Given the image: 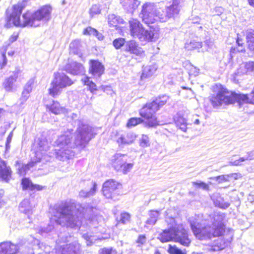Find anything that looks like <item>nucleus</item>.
Segmentation results:
<instances>
[{"mask_svg":"<svg viewBox=\"0 0 254 254\" xmlns=\"http://www.w3.org/2000/svg\"><path fill=\"white\" fill-rule=\"evenodd\" d=\"M77 128L73 139L72 130L67 129L59 136L55 141L56 157L61 161L71 159L74 154L72 149L77 146L84 147L93 137V128L81 120L77 121Z\"/></svg>","mask_w":254,"mask_h":254,"instance_id":"f257e3e1","label":"nucleus"},{"mask_svg":"<svg viewBox=\"0 0 254 254\" xmlns=\"http://www.w3.org/2000/svg\"><path fill=\"white\" fill-rule=\"evenodd\" d=\"M24 8L22 3H18L13 5V10L9 16L7 17L6 26L11 25L10 22L15 26L19 27H38L41 25V21L47 22L51 18L52 8L50 5H46L34 13L27 12L22 15V19L20 16Z\"/></svg>","mask_w":254,"mask_h":254,"instance_id":"f03ea898","label":"nucleus"},{"mask_svg":"<svg viewBox=\"0 0 254 254\" xmlns=\"http://www.w3.org/2000/svg\"><path fill=\"white\" fill-rule=\"evenodd\" d=\"M202 216L195 215L190 218L189 222L191 230L199 240L210 239L212 237L221 236L224 232V226L222 222L223 214H216L208 219H202Z\"/></svg>","mask_w":254,"mask_h":254,"instance_id":"7ed1b4c3","label":"nucleus"},{"mask_svg":"<svg viewBox=\"0 0 254 254\" xmlns=\"http://www.w3.org/2000/svg\"><path fill=\"white\" fill-rule=\"evenodd\" d=\"M79 204L66 202L56 205L52 219L63 227L78 228L81 225L82 214Z\"/></svg>","mask_w":254,"mask_h":254,"instance_id":"20e7f679","label":"nucleus"},{"mask_svg":"<svg viewBox=\"0 0 254 254\" xmlns=\"http://www.w3.org/2000/svg\"><path fill=\"white\" fill-rule=\"evenodd\" d=\"M182 0H173L172 4L167 7L165 10L161 8L156 9L154 5L150 3H146L142 6L139 16L146 24L154 23L156 21L165 22L169 18L177 15L182 6Z\"/></svg>","mask_w":254,"mask_h":254,"instance_id":"39448f33","label":"nucleus"},{"mask_svg":"<svg viewBox=\"0 0 254 254\" xmlns=\"http://www.w3.org/2000/svg\"><path fill=\"white\" fill-rule=\"evenodd\" d=\"M210 101L214 108L232 104L236 102L240 105L244 103L254 104V88L248 96L229 92L226 88L220 86L217 93L210 96Z\"/></svg>","mask_w":254,"mask_h":254,"instance_id":"423d86ee","label":"nucleus"},{"mask_svg":"<svg viewBox=\"0 0 254 254\" xmlns=\"http://www.w3.org/2000/svg\"><path fill=\"white\" fill-rule=\"evenodd\" d=\"M158 238L163 243L172 241L185 247H188L191 242L187 231L182 224L176 225L170 229L164 230Z\"/></svg>","mask_w":254,"mask_h":254,"instance_id":"0eeeda50","label":"nucleus"},{"mask_svg":"<svg viewBox=\"0 0 254 254\" xmlns=\"http://www.w3.org/2000/svg\"><path fill=\"white\" fill-rule=\"evenodd\" d=\"M131 35L138 38L141 41H155L159 37L158 30L150 29L145 30L140 22L136 19H132L129 21Z\"/></svg>","mask_w":254,"mask_h":254,"instance_id":"6e6552de","label":"nucleus"},{"mask_svg":"<svg viewBox=\"0 0 254 254\" xmlns=\"http://www.w3.org/2000/svg\"><path fill=\"white\" fill-rule=\"evenodd\" d=\"M36 147L34 156L32 158L31 162L27 164L23 165L21 168L18 169V173L21 176L24 175L27 171L33 167L36 163L49 160L50 157L47 154V152L49 149L48 142L45 140H39Z\"/></svg>","mask_w":254,"mask_h":254,"instance_id":"1a4fd4ad","label":"nucleus"},{"mask_svg":"<svg viewBox=\"0 0 254 254\" xmlns=\"http://www.w3.org/2000/svg\"><path fill=\"white\" fill-rule=\"evenodd\" d=\"M73 83L71 80L64 73H55V78L49 88V94L55 97L58 95L62 89L71 85Z\"/></svg>","mask_w":254,"mask_h":254,"instance_id":"9d476101","label":"nucleus"},{"mask_svg":"<svg viewBox=\"0 0 254 254\" xmlns=\"http://www.w3.org/2000/svg\"><path fill=\"white\" fill-rule=\"evenodd\" d=\"M128 156L126 154L116 153L113 156L112 165L117 172L124 174L129 172L133 166V163H127Z\"/></svg>","mask_w":254,"mask_h":254,"instance_id":"9b49d317","label":"nucleus"},{"mask_svg":"<svg viewBox=\"0 0 254 254\" xmlns=\"http://www.w3.org/2000/svg\"><path fill=\"white\" fill-rule=\"evenodd\" d=\"M152 102L147 103L140 110V116L147 120L146 123L150 127H153L158 125V122L155 116V113L158 111L154 109L152 106Z\"/></svg>","mask_w":254,"mask_h":254,"instance_id":"f8f14e48","label":"nucleus"},{"mask_svg":"<svg viewBox=\"0 0 254 254\" xmlns=\"http://www.w3.org/2000/svg\"><path fill=\"white\" fill-rule=\"evenodd\" d=\"M120 185L114 180L105 182L103 185L102 192L107 198L114 199L118 193V189Z\"/></svg>","mask_w":254,"mask_h":254,"instance_id":"ddd939ff","label":"nucleus"},{"mask_svg":"<svg viewBox=\"0 0 254 254\" xmlns=\"http://www.w3.org/2000/svg\"><path fill=\"white\" fill-rule=\"evenodd\" d=\"M58 247L56 250V254H78L80 250V246L77 242H74L68 245H66L65 247L59 249Z\"/></svg>","mask_w":254,"mask_h":254,"instance_id":"4468645a","label":"nucleus"},{"mask_svg":"<svg viewBox=\"0 0 254 254\" xmlns=\"http://www.w3.org/2000/svg\"><path fill=\"white\" fill-rule=\"evenodd\" d=\"M19 249L17 245L10 242H4L0 244V254H16Z\"/></svg>","mask_w":254,"mask_h":254,"instance_id":"2eb2a0df","label":"nucleus"},{"mask_svg":"<svg viewBox=\"0 0 254 254\" xmlns=\"http://www.w3.org/2000/svg\"><path fill=\"white\" fill-rule=\"evenodd\" d=\"M21 73V71L20 69H16L13 72V75L5 79L3 86L6 91L8 92L13 91L14 84L16 81L18 76H20Z\"/></svg>","mask_w":254,"mask_h":254,"instance_id":"dca6fc26","label":"nucleus"},{"mask_svg":"<svg viewBox=\"0 0 254 254\" xmlns=\"http://www.w3.org/2000/svg\"><path fill=\"white\" fill-rule=\"evenodd\" d=\"M136 138V135L133 132H129L121 134L117 142L119 146L129 145L132 143Z\"/></svg>","mask_w":254,"mask_h":254,"instance_id":"f3484780","label":"nucleus"},{"mask_svg":"<svg viewBox=\"0 0 254 254\" xmlns=\"http://www.w3.org/2000/svg\"><path fill=\"white\" fill-rule=\"evenodd\" d=\"M65 70L68 73L78 75L82 74L84 71V68L82 64L76 62H71L65 66Z\"/></svg>","mask_w":254,"mask_h":254,"instance_id":"a211bd4d","label":"nucleus"},{"mask_svg":"<svg viewBox=\"0 0 254 254\" xmlns=\"http://www.w3.org/2000/svg\"><path fill=\"white\" fill-rule=\"evenodd\" d=\"M104 71V67L102 64L96 60L90 62L89 73L94 76L100 77Z\"/></svg>","mask_w":254,"mask_h":254,"instance_id":"6ab92c4d","label":"nucleus"},{"mask_svg":"<svg viewBox=\"0 0 254 254\" xmlns=\"http://www.w3.org/2000/svg\"><path fill=\"white\" fill-rule=\"evenodd\" d=\"M236 74L237 76L244 74L253 75L254 74V62L249 61L245 63L243 65H241L240 68L238 69Z\"/></svg>","mask_w":254,"mask_h":254,"instance_id":"aec40b11","label":"nucleus"},{"mask_svg":"<svg viewBox=\"0 0 254 254\" xmlns=\"http://www.w3.org/2000/svg\"><path fill=\"white\" fill-rule=\"evenodd\" d=\"M126 51L133 54L136 56H142L144 55V51L140 47L136 42L131 40L127 42L125 44Z\"/></svg>","mask_w":254,"mask_h":254,"instance_id":"412c9836","label":"nucleus"},{"mask_svg":"<svg viewBox=\"0 0 254 254\" xmlns=\"http://www.w3.org/2000/svg\"><path fill=\"white\" fill-rule=\"evenodd\" d=\"M35 78L32 77L30 78L24 85L23 90L21 94V97L20 98L21 103L26 102L28 99L30 93L32 90Z\"/></svg>","mask_w":254,"mask_h":254,"instance_id":"4be33fe9","label":"nucleus"},{"mask_svg":"<svg viewBox=\"0 0 254 254\" xmlns=\"http://www.w3.org/2000/svg\"><path fill=\"white\" fill-rule=\"evenodd\" d=\"M231 242V240L225 241L222 237L218 238L215 240L210 246L209 251L217 252L224 249Z\"/></svg>","mask_w":254,"mask_h":254,"instance_id":"5701e85b","label":"nucleus"},{"mask_svg":"<svg viewBox=\"0 0 254 254\" xmlns=\"http://www.w3.org/2000/svg\"><path fill=\"white\" fill-rule=\"evenodd\" d=\"M120 3L124 9L133 12L137 8L140 2L138 0H120Z\"/></svg>","mask_w":254,"mask_h":254,"instance_id":"b1692460","label":"nucleus"},{"mask_svg":"<svg viewBox=\"0 0 254 254\" xmlns=\"http://www.w3.org/2000/svg\"><path fill=\"white\" fill-rule=\"evenodd\" d=\"M12 171L4 161L0 158V175L3 180L7 181L11 178Z\"/></svg>","mask_w":254,"mask_h":254,"instance_id":"393cba45","label":"nucleus"},{"mask_svg":"<svg viewBox=\"0 0 254 254\" xmlns=\"http://www.w3.org/2000/svg\"><path fill=\"white\" fill-rule=\"evenodd\" d=\"M174 121L176 126L184 132H186L187 129V123L186 119L184 117L182 112H179L174 118Z\"/></svg>","mask_w":254,"mask_h":254,"instance_id":"a878e982","label":"nucleus"},{"mask_svg":"<svg viewBox=\"0 0 254 254\" xmlns=\"http://www.w3.org/2000/svg\"><path fill=\"white\" fill-rule=\"evenodd\" d=\"M157 69L158 66L155 64L143 66L141 79L143 80L150 77L155 73Z\"/></svg>","mask_w":254,"mask_h":254,"instance_id":"bb28decb","label":"nucleus"},{"mask_svg":"<svg viewBox=\"0 0 254 254\" xmlns=\"http://www.w3.org/2000/svg\"><path fill=\"white\" fill-rule=\"evenodd\" d=\"M69 238H70V236L68 233L65 231L59 233L58 234V239L56 240L55 250H57L58 247H60L59 249L65 247L66 245L64 243L68 242Z\"/></svg>","mask_w":254,"mask_h":254,"instance_id":"cd10ccee","label":"nucleus"},{"mask_svg":"<svg viewBox=\"0 0 254 254\" xmlns=\"http://www.w3.org/2000/svg\"><path fill=\"white\" fill-rule=\"evenodd\" d=\"M215 206L222 209H226L230 206V203L224 201V198L219 193L214 194L212 197Z\"/></svg>","mask_w":254,"mask_h":254,"instance_id":"c85d7f7f","label":"nucleus"},{"mask_svg":"<svg viewBox=\"0 0 254 254\" xmlns=\"http://www.w3.org/2000/svg\"><path fill=\"white\" fill-rule=\"evenodd\" d=\"M21 184L23 190H42L43 187L38 185L33 184L28 178H23L22 180Z\"/></svg>","mask_w":254,"mask_h":254,"instance_id":"c756f323","label":"nucleus"},{"mask_svg":"<svg viewBox=\"0 0 254 254\" xmlns=\"http://www.w3.org/2000/svg\"><path fill=\"white\" fill-rule=\"evenodd\" d=\"M19 209L21 212L28 215V217L29 218V215L32 212V208L28 199H24L20 203Z\"/></svg>","mask_w":254,"mask_h":254,"instance_id":"7c9ffc66","label":"nucleus"},{"mask_svg":"<svg viewBox=\"0 0 254 254\" xmlns=\"http://www.w3.org/2000/svg\"><path fill=\"white\" fill-rule=\"evenodd\" d=\"M108 22L110 27L117 29L118 24L123 23L124 20L119 16L111 14L108 15Z\"/></svg>","mask_w":254,"mask_h":254,"instance_id":"2f4dec72","label":"nucleus"},{"mask_svg":"<svg viewBox=\"0 0 254 254\" xmlns=\"http://www.w3.org/2000/svg\"><path fill=\"white\" fill-rule=\"evenodd\" d=\"M169 99V97L166 95H163L160 97L159 98L156 99L155 101H153V107L154 109H157L158 110L159 109L164 106Z\"/></svg>","mask_w":254,"mask_h":254,"instance_id":"473e14b6","label":"nucleus"},{"mask_svg":"<svg viewBox=\"0 0 254 254\" xmlns=\"http://www.w3.org/2000/svg\"><path fill=\"white\" fill-rule=\"evenodd\" d=\"M80 41L78 40H75L70 43L69 45L70 52L77 55L81 57V53L80 50Z\"/></svg>","mask_w":254,"mask_h":254,"instance_id":"72a5a7b5","label":"nucleus"},{"mask_svg":"<svg viewBox=\"0 0 254 254\" xmlns=\"http://www.w3.org/2000/svg\"><path fill=\"white\" fill-rule=\"evenodd\" d=\"M92 187L91 188L90 190L86 191L84 190H81L79 191V196L81 197H89L94 195L96 191L97 184L95 182H92Z\"/></svg>","mask_w":254,"mask_h":254,"instance_id":"f704fd0d","label":"nucleus"},{"mask_svg":"<svg viewBox=\"0 0 254 254\" xmlns=\"http://www.w3.org/2000/svg\"><path fill=\"white\" fill-rule=\"evenodd\" d=\"M160 215L159 211L150 210L149 212V218L146 221V224L149 225H154Z\"/></svg>","mask_w":254,"mask_h":254,"instance_id":"c9c22d12","label":"nucleus"},{"mask_svg":"<svg viewBox=\"0 0 254 254\" xmlns=\"http://www.w3.org/2000/svg\"><path fill=\"white\" fill-rule=\"evenodd\" d=\"M50 111L55 114H60L64 113L65 109L62 107L59 103L54 101L49 108Z\"/></svg>","mask_w":254,"mask_h":254,"instance_id":"e433bc0d","label":"nucleus"},{"mask_svg":"<svg viewBox=\"0 0 254 254\" xmlns=\"http://www.w3.org/2000/svg\"><path fill=\"white\" fill-rule=\"evenodd\" d=\"M6 52V49L5 47H2L0 48V71L7 63V60L5 56Z\"/></svg>","mask_w":254,"mask_h":254,"instance_id":"4c0bfd02","label":"nucleus"},{"mask_svg":"<svg viewBox=\"0 0 254 254\" xmlns=\"http://www.w3.org/2000/svg\"><path fill=\"white\" fill-rule=\"evenodd\" d=\"M202 47V43L197 42L195 40H191L190 42L185 44V48L188 50H192L195 49H198Z\"/></svg>","mask_w":254,"mask_h":254,"instance_id":"58836bf2","label":"nucleus"},{"mask_svg":"<svg viewBox=\"0 0 254 254\" xmlns=\"http://www.w3.org/2000/svg\"><path fill=\"white\" fill-rule=\"evenodd\" d=\"M130 215L128 213L124 212L121 214L119 223L126 224L130 222Z\"/></svg>","mask_w":254,"mask_h":254,"instance_id":"ea45409f","label":"nucleus"},{"mask_svg":"<svg viewBox=\"0 0 254 254\" xmlns=\"http://www.w3.org/2000/svg\"><path fill=\"white\" fill-rule=\"evenodd\" d=\"M142 122V120L141 118H132L128 120L127 123V127H134Z\"/></svg>","mask_w":254,"mask_h":254,"instance_id":"a19ab883","label":"nucleus"},{"mask_svg":"<svg viewBox=\"0 0 254 254\" xmlns=\"http://www.w3.org/2000/svg\"><path fill=\"white\" fill-rule=\"evenodd\" d=\"M229 178L230 175H224L213 177L212 179L217 182L218 183H222L223 182H228Z\"/></svg>","mask_w":254,"mask_h":254,"instance_id":"79ce46f5","label":"nucleus"},{"mask_svg":"<svg viewBox=\"0 0 254 254\" xmlns=\"http://www.w3.org/2000/svg\"><path fill=\"white\" fill-rule=\"evenodd\" d=\"M125 44V39L123 38L116 39L113 41V45L117 49H120Z\"/></svg>","mask_w":254,"mask_h":254,"instance_id":"37998d69","label":"nucleus"},{"mask_svg":"<svg viewBox=\"0 0 254 254\" xmlns=\"http://www.w3.org/2000/svg\"><path fill=\"white\" fill-rule=\"evenodd\" d=\"M168 252L170 254H185L182 250L179 249L176 246H172L169 245Z\"/></svg>","mask_w":254,"mask_h":254,"instance_id":"c03bdc74","label":"nucleus"},{"mask_svg":"<svg viewBox=\"0 0 254 254\" xmlns=\"http://www.w3.org/2000/svg\"><path fill=\"white\" fill-rule=\"evenodd\" d=\"M101 9L100 6L97 4H94L92 6L90 9V14L93 17L95 14H98L100 13Z\"/></svg>","mask_w":254,"mask_h":254,"instance_id":"a18cd8bd","label":"nucleus"},{"mask_svg":"<svg viewBox=\"0 0 254 254\" xmlns=\"http://www.w3.org/2000/svg\"><path fill=\"white\" fill-rule=\"evenodd\" d=\"M140 145L142 147H146L149 145V138L147 135H142L140 140Z\"/></svg>","mask_w":254,"mask_h":254,"instance_id":"49530a36","label":"nucleus"},{"mask_svg":"<svg viewBox=\"0 0 254 254\" xmlns=\"http://www.w3.org/2000/svg\"><path fill=\"white\" fill-rule=\"evenodd\" d=\"M97 30L91 27H88L85 28L83 31V34L84 35H92L95 36L97 34Z\"/></svg>","mask_w":254,"mask_h":254,"instance_id":"de8ad7c7","label":"nucleus"},{"mask_svg":"<svg viewBox=\"0 0 254 254\" xmlns=\"http://www.w3.org/2000/svg\"><path fill=\"white\" fill-rule=\"evenodd\" d=\"M116 250L112 248H103L99 251V254H117Z\"/></svg>","mask_w":254,"mask_h":254,"instance_id":"09e8293b","label":"nucleus"},{"mask_svg":"<svg viewBox=\"0 0 254 254\" xmlns=\"http://www.w3.org/2000/svg\"><path fill=\"white\" fill-rule=\"evenodd\" d=\"M193 185L197 188H202L203 190H208V186L203 183V182H200V183H197V182H192V183Z\"/></svg>","mask_w":254,"mask_h":254,"instance_id":"8fccbe9b","label":"nucleus"},{"mask_svg":"<svg viewBox=\"0 0 254 254\" xmlns=\"http://www.w3.org/2000/svg\"><path fill=\"white\" fill-rule=\"evenodd\" d=\"M245 158L242 157H240L238 160H235L234 161H231L229 163L232 166H240L242 165V162H244Z\"/></svg>","mask_w":254,"mask_h":254,"instance_id":"3c124183","label":"nucleus"},{"mask_svg":"<svg viewBox=\"0 0 254 254\" xmlns=\"http://www.w3.org/2000/svg\"><path fill=\"white\" fill-rule=\"evenodd\" d=\"M146 242V238L144 235H139L136 240L138 246L144 245Z\"/></svg>","mask_w":254,"mask_h":254,"instance_id":"603ef678","label":"nucleus"},{"mask_svg":"<svg viewBox=\"0 0 254 254\" xmlns=\"http://www.w3.org/2000/svg\"><path fill=\"white\" fill-rule=\"evenodd\" d=\"M247 40H254V30L253 29H249L246 32Z\"/></svg>","mask_w":254,"mask_h":254,"instance_id":"864d4df0","label":"nucleus"},{"mask_svg":"<svg viewBox=\"0 0 254 254\" xmlns=\"http://www.w3.org/2000/svg\"><path fill=\"white\" fill-rule=\"evenodd\" d=\"M243 158H245V161L252 160L254 159V152L253 151L249 152Z\"/></svg>","mask_w":254,"mask_h":254,"instance_id":"5fc2aeb1","label":"nucleus"},{"mask_svg":"<svg viewBox=\"0 0 254 254\" xmlns=\"http://www.w3.org/2000/svg\"><path fill=\"white\" fill-rule=\"evenodd\" d=\"M204 44L207 46L209 49H212L214 45V42L211 39H206L204 41Z\"/></svg>","mask_w":254,"mask_h":254,"instance_id":"6e6d98bb","label":"nucleus"},{"mask_svg":"<svg viewBox=\"0 0 254 254\" xmlns=\"http://www.w3.org/2000/svg\"><path fill=\"white\" fill-rule=\"evenodd\" d=\"M248 44V47L251 51H254V40H247Z\"/></svg>","mask_w":254,"mask_h":254,"instance_id":"4d7b16f0","label":"nucleus"},{"mask_svg":"<svg viewBox=\"0 0 254 254\" xmlns=\"http://www.w3.org/2000/svg\"><path fill=\"white\" fill-rule=\"evenodd\" d=\"M82 82L85 85L89 86L92 83V81L90 80V78L88 77H85L82 79Z\"/></svg>","mask_w":254,"mask_h":254,"instance_id":"13d9d810","label":"nucleus"},{"mask_svg":"<svg viewBox=\"0 0 254 254\" xmlns=\"http://www.w3.org/2000/svg\"><path fill=\"white\" fill-rule=\"evenodd\" d=\"M96 218L95 217H92L89 218V222L91 226H96Z\"/></svg>","mask_w":254,"mask_h":254,"instance_id":"bf43d9fd","label":"nucleus"},{"mask_svg":"<svg viewBox=\"0 0 254 254\" xmlns=\"http://www.w3.org/2000/svg\"><path fill=\"white\" fill-rule=\"evenodd\" d=\"M88 87L90 91L92 93L97 90L96 88V85L93 82Z\"/></svg>","mask_w":254,"mask_h":254,"instance_id":"052dcab7","label":"nucleus"},{"mask_svg":"<svg viewBox=\"0 0 254 254\" xmlns=\"http://www.w3.org/2000/svg\"><path fill=\"white\" fill-rule=\"evenodd\" d=\"M53 228V227H51V226H49L48 228H47L46 229H41V230H40V233L41 235H43L44 233H48L49 232H50L52 229Z\"/></svg>","mask_w":254,"mask_h":254,"instance_id":"680f3d73","label":"nucleus"},{"mask_svg":"<svg viewBox=\"0 0 254 254\" xmlns=\"http://www.w3.org/2000/svg\"><path fill=\"white\" fill-rule=\"evenodd\" d=\"M12 136H13V133H12V132H11L9 133V134L8 135V137H7L6 143V147H7L8 145L11 142Z\"/></svg>","mask_w":254,"mask_h":254,"instance_id":"e2e57ef3","label":"nucleus"},{"mask_svg":"<svg viewBox=\"0 0 254 254\" xmlns=\"http://www.w3.org/2000/svg\"><path fill=\"white\" fill-rule=\"evenodd\" d=\"M95 36L100 41L103 40L104 39V36L102 34L99 33L98 31H97V34H96Z\"/></svg>","mask_w":254,"mask_h":254,"instance_id":"0e129e2a","label":"nucleus"},{"mask_svg":"<svg viewBox=\"0 0 254 254\" xmlns=\"http://www.w3.org/2000/svg\"><path fill=\"white\" fill-rule=\"evenodd\" d=\"M200 21V18L198 16H195L191 19V22L193 23H197Z\"/></svg>","mask_w":254,"mask_h":254,"instance_id":"69168bd1","label":"nucleus"},{"mask_svg":"<svg viewBox=\"0 0 254 254\" xmlns=\"http://www.w3.org/2000/svg\"><path fill=\"white\" fill-rule=\"evenodd\" d=\"M3 195V191L2 190H0V207L3 204V201L1 199Z\"/></svg>","mask_w":254,"mask_h":254,"instance_id":"338daca9","label":"nucleus"},{"mask_svg":"<svg viewBox=\"0 0 254 254\" xmlns=\"http://www.w3.org/2000/svg\"><path fill=\"white\" fill-rule=\"evenodd\" d=\"M240 48H237V49H234V51H236L238 52H245V49L242 46H240Z\"/></svg>","mask_w":254,"mask_h":254,"instance_id":"774afa93","label":"nucleus"}]
</instances>
